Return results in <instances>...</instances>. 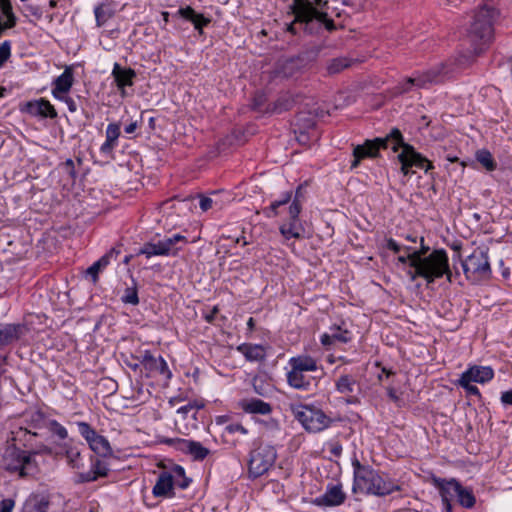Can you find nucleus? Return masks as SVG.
Returning <instances> with one entry per match:
<instances>
[{
	"mask_svg": "<svg viewBox=\"0 0 512 512\" xmlns=\"http://www.w3.org/2000/svg\"><path fill=\"white\" fill-rule=\"evenodd\" d=\"M288 14L294 19L286 24V31L296 36L302 31L306 35L318 36L327 31L338 29L334 20L328 15V2L325 0H293Z\"/></svg>",
	"mask_w": 512,
	"mask_h": 512,
	"instance_id": "1",
	"label": "nucleus"
},
{
	"mask_svg": "<svg viewBox=\"0 0 512 512\" xmlns=\"http://www.w3.org/2000/svg\"><path fill=\"white\" fill-rule=\"evenodd\" d=\"M500 13L492 4L485 3L479 6L473 13L472 21L467 30V37L473 50L467 54H461L458 58L460 66L470 65L480 55L494 37V23Z\"/></svg>",
	"mask_w": 512,
	"mask_h": 512,
	"instance_id": "2",
	"label": "nucleus"
},
{
	"mask_svg": "<svg viewBox=\"0 0 512 512\" xmlns=\"http://www.w3.org/2000/svg\"><path fill=\"white\" fill-rule=\"evenodd\" d=\"M291 370L287 372L288 384L297 390L311 391L317 387L324 376L323 368H318L317 361L311 356H297L289 360Z\"/></svg>",
	"mask_w": 512,
	"mask_h": 512,
	"instance_id": "3",
	"label": "nucleus"
},
{
	"mask_svg": "<svg viewBox=\"0 0 512 512\" xmlns=\"http://www.w3.org/2000/svg\"><path fill=\"white\" fill-rule=\"evenodd\" d=\"M391 150L397 152L400 148L401 152L397 155V160L401 164L400 171L403 175L408 176L411 173V168L415 167L424 170L428 173L434 169V165L424 155L417 152L416 149L409 143L404 141L402 132L398 128L390 130Z\"/></svg>",
	"mask_w": 512,
	"mask_h": 512,
	"instance_id": "4",
	"label": "nucleus"
},
{
	"mask_svg": "<svg viewBox=\"0 0 512 512\" xmlns=\"http://www.w3.org/2000/svg\"><path fill=\"white\" fill-rule=\"evenodd\" d=\"M34 456L16 444H9L3 452L2 468L20 478L34 476L38 472V463Z\"/></svg>",
	"mask_w": 512,
	"mask_h": 512,
	"instance_id": "5",
	"label": "nucleus"
},
{
	"mask_svg": "<svg viewBox=\"0 0 512 512\" xmlns=\"http://www.w3.org/2000/svg\"><path fill=\"white\" fill-rule=\"evenodd\" d=\"M416 263L420 266L418 274L427 282V285L434 283L436 279L446 276L451 282L452 272L449 267V259L444 249H436L424 258L416 257Z\"/></svg>",
	"mask_w": 512,
	"mask_h": 512,
	"instance_id": "6",
	"label": "nucleus"
},
{
	"mask_svg": "<svg viewBox=\"0 0 512 512\" xmlns=\"http://www.w3.org/2000/svg\"><path fill=\"white\" fill-rule=\"evenodd\" d=\"M318 54L319 49L315 48L279 60L275 67V76L289 79L301 75L317 59Z\"/></svg>",
	"mask_w": 512,
	"mask_h": 512,
	"instance_id": "7",
	"label": "nucleus"
},
{
	"mask_svg": "<svg viewBox=\"0 0 512 512\" xmlns=\"http://www.w3.org/2000/svg\"><path fill=\"white\" fill-rule=\"evenodd\" d=\"M290 410L294 418L308 432H320L331 423V419L321 409L311 405L292 404Z\"/></svg>",
	"mask_w": 512,
	"mask_h": 512,
	"instance_id": "8",
	"label": "nucleus"
},
{
	"mask_svg": "<svg viewBox=\"0 0 512 512\" xmlns=\"http://www.w3.org/2000/svg\"><path fill=\"white\" fill-rule=\"evenodd\" d=\"M464 274L468 280L478 282L491 278L492 270L489 263L488 248H477L462 261Z\"/></svg>",
	"mask_w": 512,
	"mask_h": 512,
	"instance_id": "9",
	"label": "nucleus"
},
{
	"mask_svg": "<svg viewBox=\"0 0 512 512\" xmlns=\"http://www.w3.org/2000/svg\"><path fill=\"white\" fill-rule=\"evenodd\" d=\"M277 458L276 449L269 444H260L250 452L248 472L250 477L258 478L269 471Z\"/></svg>",
	"mask_w": 512,
	"mask_h": 512,
	"instance_id": "10",
	"label": "nucleus"
},
{
	"mask_svg": "<svg viewBox=\"0 0 512 512\" xmlns=\"http://www.w3.org/2000/svg\"><path fill=\"white\" fill-rule=\"evenodd\" d=\"M448 70L446 64L440 63L437 66L423 72L416 76L408 77L399 84L400 93H407L413 86L417 88H425L430 84H438L443 82Z\"/></svg>",
	"mask_w": 512,
	"mask_h": 512,
	"instance_id": "11",
	"label": "nucleus"
},
{
	"mask_svg": "<svg viewBox=\"0 0 512 512\" xmlns=\"http://www.w3.org/2000/svg\"><path fill=\"white\" fill-rule=\"evenodd\" d=\"M391 147L390 132L385 137H376L374 139H367L361 145H355L353 147V160L351 161L350 168L356 169L361 161L366 158H378L380 156L381 149H387Z\"/></svg>",
	"mask_w": 512,
	"mask_h": 512,
	"instance_id": "12",
	"label": "nucleus"
},
{
	"mask_svg": "<svg viewBox=\"0 0 512 512\" xmlns=\"http://www.w3.org/2000/svg\"><path fill=\"white\" fill-rule=\"evenodd\" d=\"M12 434L13 437L11 444L22 446L26 449L25 451L31 452L33 455H50L52 453V449L50 447L36 441L39 434L28 427H19L16 431L12 432Z\"/></svg>",
	"mask_w": 512,
	"mask_h": 512,
	"instance_id": "13",
	"label": "nucleus"
},
{
	"mask_svg": "<svg viewBox=\"0 0 512 512\" xmlns=\"http://www.w3.org/2000/svg\"><path fill=\"white\" fill-rule=\"evenodd\" d=\"M79 434L87 441L89 448L98 456L107 457L112 455V448L109 441L87 422H77Z\"/></svg>",
	"mask_w": 512,
	"mask_h": 512,
	"instance_id": "14",
	"label": "nucleus"
},
{
	"mask_svg": "<svg viewBox=\"0 0 512 512\" xmlns=\"http://www.w3.org/2000/svg\"><path fill=\"white\" fill-rule=\"evenodd\" d=\"M432 485L438 490L445 512H453V500L457 499L460 482L456 478L431 477Z\"/></svg>",
	"mask_w": 512,
	"mask_h": 512,
	"instance_id": "15",
	"label": "nucleus"
},
{
	"mask_svg": "<svg viewBox=\"0 0 512 512\" xmlns=\"http://www.w3.org/2000/svg\"><path fill=\"white\" fill-rule=\"evenodd\" d=\"M162 443L175 448L176 450L190 455L195 461H203L209 454L210 450L204 447L200 442L182 439V438H164Z\"/></svg>",
	"mask_w": 512,
	"mask_h": 512,
	"instance_id": "16",
	"label": "nucleus"
},
{
	"mask_svg": "<svg viewBox=\"0 0 512 512\" xmlns=\"http://www.w3.org/2000/svg\"><path fill=\"white\" fill-rule=\"evenodd\" d=\"M354 493H368V488L373 484L377 471L369 465H363L357 458L352 460Z\"/></svg>",
	"mask_w": 512,
	"mask_h": 512,
	"instance_id": "17",
	"label": "nucleus"
},
{
	"mask_svg": "<svg viewBox=\"0 0 512 512\" xmlns=\"http://www.w3.org/2000/svg\"><path fill=\"white\" fill-rule=\"evenodd\" d=\"M301 207L296 203L290 204L288 208V218L280 226L279 230L283 237L287 240L291 238L300 239L304 237V226L299 219Z\"/></svg>",
	"mask_w": 512,
	"mask_h": 512,
	"instance_id": "18",
	"label": "nucleus"
},
{
	"mask_svg": "<svg viewBox=\"0 0 512 512\" xmlns=\"http://www.w3.org/2000/svg\"><path fill=\"white\" fill-rule=\"evenodd\" d=\"M87 455L90 461V470L87 472H76L73 477V482L75 484L94 482L101 477H107L109 474L110 469L106 462L90 453Z\"/></svg>",
	"mask_w": 512,
	"mask_h": 512,
	"instance_id": "19",
	"label": "nucleus"
},
{
	"mask_svg": "<svg viewBox=\"0 0 512 512\" xmlns=\"http://www.w3.org/2000/svg\"><path fill=\"white\" fill-rule=\"evenodd\" d=\"M141 364L147 371V377L159 374L164 377L166 383L172 378V372L165 359L162 356L155 357L149 350H145L141 355Z\"/></svg>",
	"mask_w": 512,
	"mask_h": 512,
	"instance_id": "20",
	"label": "nucleus"
},
{
	"mask_svg": "<svg viewBox=\"0 0 512 512\" xmlns=\"http://www.w3.org/2000/svg\"><path fill=\"white\" fill-rule=\"evenodd\" d=\"M335 389L338 393L347 396V404L357 405L360 403L358 394L361 392V387L355 376L351 374L340 375L335 381Z\"/></svg>",
	"mask_w": 512,
	"mask_h": 512,
	"instance_id": "21",
	"label": "nucleus"
},
{
	"mask_svg": "<svg viewBox=\"0 0 512 512\" xmlns=\"http://www.w3.org/2000/svg\"><path fill=\"white\" fill-rule=\"evenodd\" d=\"M21 111L28 113L33 117L55 119L58 116L54 106L45 98L26 102Z\"/></svg>",
	"mask_w": 512,
	"mask_h": 512,
	"instance_id": "22",
	"label": "nucleus"
},
{
	"mask_svg": "<svg viewBox=\"0 0 512 512\" xmlns=\"http://www.w3.org/2000/svg\"><path fill=\"white\" fill-rule=\"evenodd\" d=\"M28 331L24 324H0V349L18 341Z\"/></svg>",
	"mask_w": 512,
	"mask_h": 512,
	"instance_id": "23",
	"label": "nucleus"
},
{
	"mask_svg": "<svg viewBox=\"0 0 512 512\" xmlns=\"http://www.w3.org/2000/svg\"><path fill=\"white\" fill-rule=\"evenodd\" d=\"M112 76L121 95L125 96V87L133 85L136 72L132 68H123L119 63H115Z\"/></svg>",
	"mask_w": 512,
	"mask_h": 512,
	"instance_id": "24",
	"label": "nucleus"
},
{
	"mask_svg": "<svg viewBox=\"0 0 512 512\" xmlns=\"http://www.w3.org/2000/svg\"><path fill=\"white\" fill-rule=\"evenodd\" d=\"M351 339L350 331L342 329L340 326L333 325L329 328V332L321 335L320 342L324 347L328 348L336 342L348 343Z\"/></svg>",
	"mask_w": 512,
	"mask_h": 512,
	"instance_id": "25",
	"label": "nucleus"
},
{
	"mask_svg": "<svg viewBox=\"0 0 512 512\" xmlns=\"http://www.w3.org/2000/svg\"><path fill=\"white\" fill-rule=\"evenodd\" d=\"M401 488L388 478H383L380 474H376L373 484L368 488L367 494L376 496H386Z\"/></svg>",
	"mask_w": 512,
	"mask_h": 512,
	"instance_id": "26",
	"label": "nucleus"
},
{
	"mask_svg": "<svg viewBox=\"0 0 512 512\" xmlns=\"http://www.w3.org/2000/svg\"><path fill=\"white\" fill-rule=\"evenodd\" d=\"M17 24L11 4V0H0V38L8 29H12Z\"/></svg>",
	"mask_w": 512,
	"mask_h": 512,
	"instance_id": "27",
	"label": "nucleus"
},
{
	"mask_svg": "<svg viewBox=\"0 0 512 512\" xmlns=\"http://www.w3.org/2000/svg\"><path fill=\"white\" fill-rule=\"evenodd\" d=\"M174 477L169 472H161L157 478V481L152 489V493L155 497H168L173 496L174 488Z\"/></svg>",
	"mask_w": 512,
	"mask_h": 512,
	"instance_id": "28",
	"label": "nucleus"
},
{
	"mask_svg": "<svg viewBox=\"0 0 512 512\" xmlns=\"http://www.w3.org/2000/svg\"><path fill=\"white\" fill-rule=\"evenodd\" d=\"M461 375L472 382L484 384L493 379L494 371L490 366L473 365Z\"/></svg>",
	"mask_w": 512,
	"mask_h": 512,
	"instance_id": "29",
	"label": "nucleus"
},
{
	"mask_svg": "<svg viewBox=\"0 0 512 512\" xmlns=\"http://www.w3.org/2000/svg\"><path fill=\"white\" fill-rule=\"evenodd\" d=\"M178 14L185 20L190 21L194 25V29L197 30L200 35L204 33V27L208 26L211 22L209 17H205L203 14L197 13L190 6L180 8L178 10Z\"/></svg>",
	"mask_w": 512,
	"mask_h": 512,
	"instance_id": "30",
	"label": "nucleus"
},
{
	"mask_svg": "<svg viewBox=\"0 0 512 512\" xmlns=\"http://www.w3.org/2000/svg\"><path fill=\"white\" fill-rule=\"evenodd\" d=\"M346 499L345 493L342 491L341 485H333L328 487L324 495L316 498L317 505L338 506L344 503Z\"/></svg>",
	"mask_w": 512,
	"mask_h": 512,
	"instance_id": "31",
	"label": "nucleus"
},
{
	"mask_svg": "<svg viewBox=\"0 0 512 512\" xmlns=\"http://www.w3.org/2000/svg\"><path fill=\"white\" fill-rule=\"evenodd\" d=\"M119 254L120 250L112 248L110 251L100 257L96 262H94L89 268H87L86 275L91 278L93 283H96L98 281L99 273L109 265L112 258L116 259Z\"/></svg>",
	"mask_w": 512,
	"mask_h": 512,
	"instance_id": "32",
	"label": "nucleus"
},
{
	"mask_svg": "<svg viewBox=\"0 0 512 512\" xmlns=\"http://www.w3.org/2000/svg\"><path fill=\"white\" fill-rule=\"evenodd\" d=\"M116 11L112 0H105L94 7V15L97 27L104 26L109 19L114 17Z\"/></svg>",
	"mask_w": 512,
	"mask_h": 512,
	"instance_id": "33",
	"label": "nucleus"
},
{
	"mask_svg": "<svg viewBox=\"0 0 512 512\" xmlns=\"http://www.w3.org/2000/svg\"><path fill=\"white\" fill-rule=\"evenodd\" d=\"M240 406L249 414L268 415L272 412L271 404L258 398L242 400Z\"/></svg>",
	"mask_w": 512,
	"mask_h": 512,
	"instance_id": "34",
	"label": "nucleus"
},
{
	"mask_svg": "<svg viewBox=\"0 0 512 512\" xmlns=\"http://www.w3.org/2000/svg\"><path fill=\"white\" fill-rule=\"evenodd\" d=\"M74 83L73 71L66 67L61 75L54 79L52 85V95L57 97L56 93L69 92Z\"/></svg>",
	"mask_w": 512,
	"mask_h": 512,
	"instance_id": "35",
	"label": "nucleus"
},
{
	"mask_svg": "<svg viewBox=\"0 0 512 512\" xmlns=\"http://www.w3.org/2000/svg\"><path fill=\"white\" fill-rule=\"evenodd\" d=\"M45 415L40 410L26 411L22 415V424L20 427H28L31 430L41 429L45 426Z\"/></svg>",
	"mask_w": 512,
	"mask_h": 512,
	"instance_id": "36",
	"label": "nucleus"
},
{
	"mask_svg": "<svg viewBox=\"0 0 512 512\" xmlns=\"http://www.w3.org/2000/svg\"><path fill=\"white\" fill-rule=\"evenodd\" d=\"M88 453L89 452L83 453L78 449V447L71 446L65 450V457L68 465L72 469L77 470V472H81L80 470L85 468L84 460L88 457Z\"/></svg>",
	"mask_w": 512,
	"mask_h": 512,
	"instance_id": "37",
	"label": "nucleus"
},
{
	"mask_svg": "<svg viewBox=\"0 0 512 512\" xmlns=\"http://www.w3.org/2000/svg\"><path fill=\"white\" fill-rule=\"evenodd\" d=\"M237 350L244 355L248 361H263L266 352L263 346L258 344L244 343L237 347Z\"/></svg>",
	"mask_w": 512,
	"mask_h": 512,
	"instance_id": "38",
	"label": "nucleus"
},
{
	"mask_svg": "<svg viewBox=\"0 0 512 512\" xmlns=\"http://www.w3.org/2000/svg\"><path fill=\"white\" fill-rule=\"evenodd\" d=\"M138 255H145L147 258H151L153 256H170L160 240L156 243H144L139 249Z\"/></svg>",
	"mask_w": 512,
	"mask_h": 512,
	"instance_id": "39",
	"label": "nucleus"
},
{
	"mask_svg": "<svg viewBox=\"0 0 512 512\" xmlns=\"http://www.w3.org/2000/svg\"><path fill=\"white\" fill-rule=\"evenodd\" d=\"M49 501L44 497L35 496L29 498L22 508V512H47Z\"/></svg>",
	"mask_w": 512,
	"mask_h": 512,
	"instance_id": "40",
	"label": "nucleus"
},
{
	"mask_svg": "<svg viewBox=\"0 0 512 512\" xmlns=\"http://www.w3.org/2000/svg\"><path fill=\"white\" fill-rule=\"evenodd\" d=\"M458 495H457V503L466 509H471L474 507L476 503V498L473 494V491L471 488L464 487L460 483V488L457 489Z\"/></svg>",
	"mask_w": 512,
	"mask_h": 512,
	"instance_id": "41",
	"label": "nucleus"
},
{
	"mask_svg": "<svg viewBox=\"0 0 512 512\" xmlns=\"http://www.w3.org/2000/svg\"><path fill=\"white\" fill-rule=\"evenodd\" d=\"M292 199V192H285L281 195V198L273 201L269 207L263 209V213L266 217L271 218L278 215V208L288 204Z\"/></svg>",
	"mask_w": 512,
	"mask_h": 512,
	"instance_id": "42",
	"label": "nucleus"
},
{
	"mask_svg": "<svg viewBox=\"0 0 512 512\" xmlns=\"http://www.w3.org/2000/svg\"><path fill=\"white\" fill-rule=\"evenodd\" d=\"M294 101L289 96H282L278 98L273 104H269L266 107L267 113L280 114L284 111H288L292 108Z\"/></svg>",
	"mask_w": 512,
	"mask_h": 512,
	"instance_id": "43",
	"label": "nucleus"
},
{
	"mask_svg": "<svg viewBox=\"0 0 512 512\" xmlns=\"http://www.w3.org/2000/svg\"><path fill=\"white\" fill-rule=\"evenodd\" d=\"M160 241L162 242L165 249H167L168 254L172 256H176L179 251V248L175 247L178 243L181 242L186 244L188 242L187 238L181 234H174L173 236L166 237Z\"/></svg>",
	"mask_w": 512,
	"mask_h": 512,
	"instance_id": "44",
	"label": "nucleus"
},
{
	"mask_svg": "<svg viewBox=\"0 0 512 512\" xmlns=\"http://www.w3.org/2000/svg\"><path fill=\"white\" fill-rule=\"evenodd\" d=\"M352 64V61L346 57H338L331 59L327 63V73L328 75H335L340 72H342L344 69L350 67Z\"/></svg>",
	"mask_w": 512,
	"mask_h": 512,
	"instance_id": "45",
	"label": "nucleus"
},
{
	"mask_svg": "<svg viewBox=\"0 0 512 512\" xmlns=\"http://www.w3.org/2000/svg\"><path fill=\"white\" fill-rule=\"evenodd\" d=\"M132 285L125 288L124 293L121 296V301L125 304L138 305V287L136 280L131 277Z\"/></svg>",
	"mask_w": 512,
	"mask_h": 512,
	"instance_id": "46",
	"label": "nucleus"
},
{
	"mask_svg": "<svg viewBox=\"0 0 512 512\" xmlns=\"http://www.w3.org/2000/svg\"><path fill=\"white\" fill-rule=\"evenodd\" d=\"M476 159L487 171H494L497 168V163L491 152L486 149L478 150L476 152Z\"/></svg>",
	"mask_w": 512,
	"mask_h": 512,
	"instance_id": "47",
	"label": "nucleus"
},
{
	"mask_svg": "<svg viewBox=\"0 0 512 512\" xmlns=\"http://www.w3.org/2000/svg\"><path fill=\"white\" fill-rule=\"evenodd\" d=\"M172 471L175 485L181 489H186L190 485L191 479L186 477L185 469L180 465H175Z\"/></svg>",
	"mask_w": 512,
	"mask_h": 512,
	"instance_id": "48",
	"label": "nucleus"
},
{
	"mask_svg": "<svg viewBox=\"0 0 512 512\" xmlns=\"http://www.w3.org/2000/svg\"><path fill=\"white\" fill-rule=\"evenodd\" d=\"M471 383H472V381H470L469 379H466V377H464L462 375L456 382V384L458 386L462 387L465 390L467 395H473V396H477L478 398H481L480 390L478 389V387H476L475 385H472Z\"/></svg>",
	"mask_w": 512,
	"mask_h": 512,
	"instance_id": "49",
	"label": "nucleus"
},
{
	"mask_svg": "<svg viewBox=\"0 0 512 512\" xmlns=\"http://www.w3.org/2000/svg\"><path fill=\"white\" fill-rule=\"evenodd\" d=\"M205 407V404L202 400H193L190 401L188 404L181 406L177 409V413L181 414L183 418H186L188 413L195 410L198 411L200 409H203Z\"/></svg>",
	"mask_w": 512,
	"mask_h": 512,
	"instance_id": "50",
	"label": "nucleus"
},
{
	"mask_svg": "<svg viewBox=\"0 0 512 512\" xmlns=\"http://www.w3.org/2000/svg\"><path fill=\"white\" fill-rule=\"evenodd\" d=\"M47 428L53 435H56L59 439L63 440L68 436L66 428L56 420H50L47 424Z\"/></svg>",
	"mask_w": 512,
	"mask_h": 512,
	"instance_id": "51",
	"label": "nucleus"
},
{
	"mask_svg": "<svg viewBox=\"0 0 512 512\" xmlns=\"http://www.w3.org/2000/svg\"><path fill=\"white\" fill-rule=\"evenodd\" d=\"M59 167L62 172L69 177V180L74 183L77 178L74 161L72 159H67L65 162L61 163Z\"/></svg>",
	"mask_w": 512,
	"mask_h": 512,
	"instance_id": "52",
	"label": "nucleus"
},
{
	"mask_svg": "<svg viewBox=\"0 0 512 512\" xmlns=\"http://www.w3.org/2000/svg\"><path fill=\"white\" fill-rule=\"evenodd\" d=\"M118 146V140L114 138H106L100 147V153L106 157L113 158V150Z\"/></svg>",
	"mask_w": 512,
	"mask_h": 512,
	"instance_id": "53",
	"label": "nucleus"
},
{
	"mask_svg": "<svg viewBox=\"0 0 512 512\" xmlns=\"http://www.w3.org/2000/svg\"><path fill=\"white\" fill-rule=\"evenodd\" d=\"M266 101H267L266 95L264 93L257 92L252 99V104H251L252 109L255 111H258V112H262V111L266 112V108L263 109Z\"/></svg>",
	"mask_w": 512,
	"mask_h": 512,
	"instance_id": "54",
	"label": "nucleus"
},
{
	"mask_svg": "<svg viewBox=\"0 0 512 512\" xmlns=\"http://www.w3.org/2000/svg\"><path fill=\"white\" fill-rule=\"evenodd\" d=\"M11 56V41L5 40L0 43V68L4 66Z\"/></svg>",
	"mask_w": 512,
	"mask_h": 512,
	"instance_id": "55",
	"label": "nucleus"
},
{
	"mask_svg": "<svg viewBox=\"0 0 512 512\" xmlns=\"http://www.w3.org/2000/svg\"><path fill=\"white\" fill-rule=\"evenodd\" d=\"M224 433L225 434L241 433L243 435H246L248 433V430L240 423H231V424H228L224 428Z\"/></svg>",
	"mask_w": 512,
	"mask_h": 512,
	"instance_id": "56",
	"label": "nucleus"
},
{
	"mask_svg": "<svg viewBox=\"0 0 512 512\" xmlns=\"http://www.w3.org/2000/svg\"><path fill=\"white\" fill-rule=\"evenodd\" d=\"M403 249L405 250L406 254L398 256V258H397L398 262H400L402 264H406L408 262H409V264L412 263V261L414 259H416L418 254L412 253V247H410V246H405Z\"/></svg>",
	"mask_w": 512,
	"mask_h": 512,
	"instance_id": "57",
	"label": "nucleus"
},
{
	"mask_svg": "<svg viewBox=\"0 0 512 512\" xmlns=\"http://www.w3.org/2000/svg\"><path fill=\"white\" fill-rule=\"evenodd\" d=\"M120 124L110 123L106 128V138H114L118 140L120 136Z\"/></svg>",
	"mask_w": 512,
	"mask_h": 512,
	"instance_id": "58",
	"label": "nucleus"
},
{
	"mask_svg": "<svg viewBox=\"0 0 512 512\" xmlns=\"http://www.w3.org/2000/svg\"><path fill=\"white\" fill-rule=\"evenodd\" d=\"M15 501L11 498H5L0 501V512H12Z\"/></svg>",
	"mask_w": 512,
	"mask_h": 512,
	"instance_id": "59",
	"label": "nucleus"
},
{
	"mask_svg": "<svg viewBox=\"0 0 512 512\" xmlns=\"http://www.w3.org/2000/svg\"><path fill=\"white\" fill-rule=\"evenodd\" d=\"M199 198H200L199 206L202 211L206 212L212 208L213 203H214L212 198L203 196V195H199Z\"/></svg>",
	"mask_w": 512,
	"mask_h": 512,
	"instance_id": "60",
	"label": "nucleus"
},
{
	"mask_svg": "<svg viewBox=\"0 0 512 512\" xmlns=\"http://www.w3.org/2000/svg\"><path fill=\"white\" fill-rule=\"evenodd\" d=\"M410 267L414 269L408 271V275L412 281H414L417 277H421V275L418 274L420 271V266L418 263H416L415 259L412 261V263H410Z\"/></svg>",
	"mask_w": 512,
	"mask_h": 512,
	"instance_id": "61",
	"label": "nucleus"
},
{
	"mask_svg": "<svg viewBox=\"0 0 512 512\" xmlns=\"http://www.w3.org/2000/svg\"><path fill=\"white\" fill-rule=\"evenodd\" d=\"M385 247L388 250L393 251L394 253H399L403 249L393 238H389L386 240Z\"/></svg>",
	"mask_w": 512,
	"mask_h": 512,
	"instance_id": "62",
	"label": "nucleus"
},
{
	"mask_svg": "<svg viewBox=\"0 0 512 512\" xmlns=\"http://www.w3.org/2000/svg\"><path fill=\"white\" fill-rule=\"evenodd\" d=\"M218 312H219V307L216 305L212 308V310L208 314L204 315L205 321L209 324H213Z\"/></svg>",
	"mask_w": 512,
	"mask_h": 512,
	"instance_id": "63",
	"label": "nucleus"
},
{
	"mask_svg": "<svg viewBox=\"0 0 512 512\" xmlns=\"http://www.w3.org/2000/svg\"><path fill=\"white\" fill-rule=\"evenodd\" d=\"M501 402L505 406H512V390L502 392Z\"/></svg>",
	"mask_w": 512,
	"mask_h": 512,
	"instance_id": "64",
	"label": "nucleus"
}]
</instances>
